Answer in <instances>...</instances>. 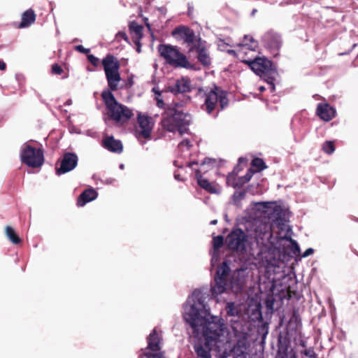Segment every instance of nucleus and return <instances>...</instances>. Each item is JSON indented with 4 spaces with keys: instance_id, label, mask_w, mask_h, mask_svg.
<instances>
[{
    "instance_id": "1",
    "label": "nucleus",
    "mask_w": 358,
    "mask_h": 358,
    "mask_svg": "<svg viewBox=\"0 0 358 358\" xmlns=\"http://www.w3.org/2000/svg\"><path fill=\"white\" fill-rule=\"evenodd\" d=\"M227 331L223 323L209 322L203 328V338L206 345L215 347L224 358L231 355L234 358H247L248 345L245 337L237 341L232 346L226 334Z\"/></svg>"
},
{
    "instance_id": "2",
    "label": "nucleus",
    "mask_w": 358,
    "mask_h": 358,
    "mask_svg": "<svg viewBox=\"0 0 358 358\" xmlns=\"http://www.w3.org/2000/svg\"><path fill=\"white\" fill-rule=\"evenodd\" d=\"M206 306L201 298L198 299L197 302L191 305L189 308L185 312L184 318L187 323L192 328L193 334L196 337L200 336L203 337V328L207 323H222L220 320L216 319L215 317H212L211 321L204 320L202 315H206Z\"/></svg>"
},
{
    "instance_id": "3",
    "label": "nucleus",
    "mask_w": 358,
    "mask_h": 358,
    "mask_svg": "<svg viewBox=\"0 0 358 358\" xmlns=\"http://www.w3.org/2000/svg\"><path fill=\"white\" fill-rule=\"evenodd\" d=\"M191 121L190 114L175 108H169L163 114L161 124L164 130L169 132L178 131L182 135L187 131Z\"/></svg>"
},
{
    "instance_id": "4",
    "label": "nucleus",
    "mask_w": 358,
    "mask_h": 358,
    "mask_svg": "<svg viewBox=\"0 0 358 358\" xmlns=\"http://www.w3.org/2000/svg\"><path fill=\"white\" fill-rule=\"evenodd\" d=\"M101 98L106 105L110 119L115 122L126 123L133 116L132 110L127 106L117 102L110 91H103Z\"/></svg>"
},
{
    "instance_id": "5",
    "label": "nucleus",
    "mask_w": 358,
    "mask_h": 358,
    "mask_svg": "<svg viewBox=\"0 0 358 358\" xmlns=\"http://www.w3.org/2000/svg\"><path fill=\"white\" fill-rule=\"evenodd\" d=\"M243 63L248 64L250 69L270 85L271 91L275 90L274 81L278 74L277 69L273 63L267 58L256 57L252 60L244 59Z\"/></svg>"
},
{
    "instance_id": "6",
    "label": "nucleus",
    "mask_w": 358,
    "mask_h": 358,
    "mask_svg": "<svg viewBox=\"0 0 358 358\" xmlns=\"http://www.w3.org/2000/svg\"><path fill=\"white\" fill-rule=\"evenodd\" d=\"M159 55L166 64L174 68H183L196 70L195 65L190 63L187 56L181 52L177 46L169 44H160L157 47Z\"/></svg>"
},
{
    "instance_id": "7",
    "label": "nucleus",
    "mask_w": 358,
    "mask_h": 358,
    "mask_svg": "<svg viewBox=\"0 0 358 358\" xmlns=\"http://www.w3.org/2000/svg\"><path fill=\"white\" fill-rule=\"evenodd\" d=\"M229 103L227 92L221 87L215 85L204 94V103L201 108L208 114H211L217 107L219 110H224Z\"/></svg>"
},
{
    "instance_id": "8",
    "label": "nucleus",
    "mask_w": 358,
    "mask_h": 358,
    "mask_svg": "<svg viewBox=\"0 0 358 358\" xmlns=\"http://www.w3.org/2000/svg\"><path fill=\"white\" fill-rule=\"evenodd\" d=\"M103 66L108 87L111 91L118 89V83L121 80L119 69L120 64L119 60L113 55L108 54L101 61Z\"/></svg>"
},
{
    "instance_id": "9",
    "label": "nucleus",
    "mask_w": 358,
    "mask_h": 358,
    "mask_svg": "<svg viewBox=\"0 0 358 358\" xmlns=\"http://www.w3.org/2000/svg\"><path fill=\"white\" fill-rule=\"evenodd\" d=\"M248 241L247 234L240 228L232 229L225 239L228 250L240 255L246 252Z\"/></svg>"
},
{
    "instance_id": "10",
    "label": "nucleus",
    "mask_w": 358,
    "mask_h": 358,
    "mask_svg": "<svg viewBox=\"0 0 358 358\" xmlns=\"http://www.w3.org/2000/svg\"><path fill=\"white\" fill-rule=\"evenodd\" d=\"M22 164L29 167L39 168L44 163V152L42 148H36L31 145L24 144L20 153Z\"/></svg>"
},
{
    "instance_id": "11",
    "label": "nucleus",
    "mask_w": 358,
    "mask_h": 358,
    "mask_svg": "<svg viewBox=\"0 0 358 358\" xmlns=\"http://www.w3.org/2000/svg\"><path fill=\"white\" fill-rule=\"evenodd\" d=\"M229 272L230 268L227 262H223L218 266L215 275V285L211 287L213 295L221 294L226 291Z\"/></svg>"
},
{
    "instance_id": "12",
    "label": "nucleus",
    "mask_w": 358,
    "mask_h": 358,
    "mask_svg": "<svg viewBox=\"0 0 358 358\" xmlns=\"http://www.w3.org/2000/svg\"><path fill=\"white\" fill-rule=\"evenodd\" d=\"M78 156L73 152H65L62 158L56 164V173L58 176L66 173L74 169L78 164Z\"/></svg>"
},
{
    "instance_id": "13",
    "label": "nucleus",
    "mask_w": 358,
    "mask_h": 358,
    "mask_svg": "<svg viewBox=\"0 0 358 358\" xmlns=\"http://www.w3.org/2000/svg\"><path fill=\"white\" fill-rule=\"evenodd\" d=\"M162 338L159 337L157 332L156 329H154L147 338L148 345L144 350H141L142 352L139 355L138 358H143L145 355H156L158 353H163L166 355L164 351H162L161 347Z\"/></svg>"
},
{
    "instance_id": "14",
    "label": "nucleus",
    "mask_w": 358,
    "mask_h": 358,
    "mask_svg": "<svg viewBox=\"0 0 358 358\" xmlns=\"http://www.w3.org/2000/svg\"><path fill=\"white\" fill-rule=\"evenodd\" d=\"M171 35L175 38H179L183 40L189 48L197 42V39L194 31L190 28L185 26H178L176 27L171 32Z\"/></svg>"
},
{
    "instance_id": "15",
    "label": "nucleus",
    "mask_w": 358,
    "mask_h": 358,
    "mask_svg": "<svg viewBox=\"0 0 358 358\" xmlns=\"http://www.w3.org/2000/svg\"><path fill=\"white\" fill-rule=\"evenodd\" d=\"M227 315L230 317H238V320H231V327L232 329L236 333H241L243 331V322H245L243 319L239 320L241 315L240 309L235 305L234 302H228L225 308Z\"/></svg>"
},
{
    "instance_id": "16",
    "label": "nucleus",
    "mask_w": 358,
    "mask_h": 358,
    "mask_svg": "<svg viewBox=\"0 0 358 358\" xmlns=\"http://www.w3.org/2000/svg\"><path fill=\"white\" fill-rule=\"evenodd\" d=\"M195 51L197 53L198 61L204 66H208L211 64V59L208 52L205 42L202 41L201 38H198L195 45L189 48V52Z\"/></svg>"
},
{
    "instance_id": "17",
    "label": "nucleus",
    "mask_w": 358,
    "mask_h": 358,
    "mask_svg": "<svg viewBox=\"0 0 358 358\" xmlns=\"http://www.w3.org/2000/svg\"><path fill=\"white\" fill-rule=\"evenodd\" d=\"M262 40L265 47L269 49L274 56H276L281 46L280 36L272 31H268L264 35Z\"/></svg>"
},
{
    "instance_id": "18",
    "label": "nucleus",
    "mask_w": 358,
    "mask_h": 358,
    "mask_svg": "<svg viewBox=\"0 0 358 358\" xmlns=\"http://www.w3.org/2000/svg\"><path fill=\"white\" fill-rule=\"evenodd\" d=\"M137 121L141 129V131L138 132V136L145 139L150 138L153 127L152 118L147 115L139 114Z\"/></svg>"
},
{
    "instance_id": "19",
    "label": "nucleus",
    "mask_w": 358,
    "mask_h": 358,
    "mask_svg": "<svg viewBox=\"0 0 358 358\" xmlns=\"http://www.w3.org/2000/svg\"><path fill=\"white\" fill-rule=\"evenodd\" d=\"M248 272L247 268H241L236 269L231 278V284L233 287L238 289H241L245 285Z\"/></svg>"
},
{
    "instance_id": "20",
    "label": "nucleus",
    "mask_w": 358,
    "mask_h": 358,
    "mask_svg": "<svg viewBox=\"0 0 358 358\" xmlns=\"http://www.w3.org/2000/svg\"><path fill=\"white\" fill-rule=\"evenodd\" d=\"M316 114L321 120L329 122L335 117L336 110L329 103H319L317 106Z\"/></svg>"
},
{
    "instance_id": "21",
    "label": "nucleus",
    "mask_w": 358,
    "mask_h": 358,
    "mask_svg": "<svg viewBox=\"0 0 358 358\" xmlns=\"http://www.w3.org/2000/svg\"><path fill=\"white\" fill-rule=\"evenodd\" d=\"M102 146L111 152L121 153L123 150L122 142L115 139L113 136H104L102 140Z\"/></svg>"
},
{
    "instance_id": "22",
    "label": "nucleus",
    "mask_w": 358,
    "mask_h": 358,
    "mask_svg": "<svg viewBox=\"0 0 358 358\" xmlns=\"http://www.w3.org/2000/svg\"><path fill=\"white\" fill-rule=\"evenodd\" d=\"M97 192L93 188L87 189L83 191L77 199V205L83 206L87 203L94 200L97 197Z\"/></svg>"
},
{
    "instance_id": "23",
    "label": "nucleus",
    "mask_w": 358,
    "mask_h": 358,
    "mask_svg": "<svg viewBox=\"0 0 358 358\" xmlns=\"http://www.w3.org/2000/svg\"><path fill=\"white\" fill-rule=\"evenodd\" d=\"M191 81L187 78H181L178 79L175 86L171 88V92L173 93H185L191 91Z\"/></svg>"
},
{
    "instance_id": "24",
    "label": "nucleus",
    "mask_w": 358,
    "mask_h": 358,
    "mask_svg": "<svg viewBox=\"0 0 358 358\" xmlns=\"http://www.w3.org/2000/svg\"><path fill=\"white\" fill-rule=\"evenodd\" d=\"M36 15L32 8L25 10L22 14V20L18 25L19 28H25L31 25L36 20Z\"/></svg>"
},
{
    "instance_id": "25",
    "label": "nucleus",
    "mask_w": 358,
    "mask_h": 358,
    "mask_svg": "<svg viewBox=\"0 0 358 358\" xmlns=\"http://www.w3.org/2000/svg\"><path fill=\"white\" fill-rule=\"evenodd\" d=\"M195 177L196 178L198 185L201 188H203L209 193H215L216 192L215 188L213 186V185L207 179L204 178L202 176L200 170H196Z\"/></svg>"
},
{
    "instance_id": "26",
    "label": "nucleus",
    "mask_w": 358,
    "mask_h": 358,
    "mask_svg": "<svg viewBox=\"0 0 358 358\" xmlns=\"http://www.w3.org/2000/svg\"><path fill=\"white\" fill-rule=\"evenodd\" d=\"M236 169L229 174L227 176V182L229 185H231L235 189H241L248 182L242 177L236 178V173H235Z\"/></svg>"
},
{
    "instance_id": "27",
    "label": "nucleus",
    "mask_w": 358,
    "mask_h": 358,
    "mask_svg": "<svg viewBox=\"0 0 358 358\" xmlns=\"http://www.w3.org/2000/svg\"><path fill=\"white\" fill-rule=\"evenodd\" d=\"M239 45L242 48L243 50L247 49L255 51L258 48V42L252 36H245Z\"/></svg>"
},
{
    "instance_id": "28",
    "label": "nucleus",
    "mask_w": 358,
    "mask_h": 358,
    "mask_svg": "<svg viewBox=\"0 0 358 358\" xmlns=\"http://www.w3.org/2000/svg\"><path fill=\"white\" fill-rule=\"evenodd\" d=\"M5 231L6 236L13 243L19 244L21 243V238L17 236L13 227L7 226Z\"/></svg>"
},
{
    "instance_id": "29",
    "label": "nucleus",
    "mask_w": 358,
    "mask_h": 358,
    "mask_svg": "<svg viewBox=\"0 0 358 358\" xmlns=\"http://www.w3.org/2000/svg\"><path fill=\"white\" fill-rule=\"evenodd\" d=\"M251 165L252 167L256 168V170H254L255 172H259L266 168L265 162L261 158L256 157L252 160Z\"/></svg>"
},
{
    "instance_id": "30",
    "label": "nucleus",
    "mask_w": 358,
    "mask_h": 358,
    "mask_svg": "<svg viewBox=\"0 0 358 358\" xmlns=\"http://www.w3.org/2000/svg\"><path fill=\"white\" fill-rule=\"evenodd\" d=\"M129 29L135 34V36L137 39H140L142 37L143 27L141 25H139L135 22H132L129 25Z\"/></svg>"
},
{
    "instance_id": "31",
    "label": "nucleus",
    "mask_w": 358,
    "mask_h": 358,
    "mask_svg": "<svg viewBox=\"0 0 358 358\" xmlns=\"http://www.w3.org/2000/svg\"><path fill=\"white\" fill-rule=\"evenodd\" d=\"M264 231L262 234V236L260 237V239L262 241V243H264L265 241L268 243H271V239L273 237V233L271 226L264 225Z\"/></svg>"
},
{
    "instance_id": "32",
    "label": "nucleus",
    "mask_w": 358,
    "mask_h": 358,
    "mask_svg": "<svg viewBox=\"0 0 358 358\" xmlns=\"http://www.w3.org/2000/svg\"><path fill=\"white\" fill-rule=\"evenodd\" d=\"M194 350L198 357L201 358H211L210 350L206 349L202 345L195 346Z\"/></svg>"
},
{
    "instance_id": "33",
    "label": "nucleus",
    "mask_w": 358,
    "mask_h": 358,
    "mask_svg": "<svg viewBox=\"0 0 358 358\" xmlns=\"http://www.w3.org/2000/svg\"><path fill=\"white\" fill-rule=\"evenodd\" d=\"M275 358H296V356L292 350H288L287 348H285L280 349Z\"/></svg>"
},
{
    "instance_id": "34",
    "label": "nucleus",
    "mask_w": 358,
    "mask_h": 358,
    "mask_svg": "<svg viewBox=\"0 0 358 358\" xmlns=\"http://www.w3.org/2000/svg\"><path fill=\"white\" fill-rule=\"evenodd\" d=\"M322 150L327 155H331L335 151L334 142L332 141H325L322 146Z\"/></svg>"
},
{
    "instance_id": "35",
    "label": "nucleus",
    "mask_w": 358,
    "mask_h": 358,
    "mask_svg": "<svg viewBox=\"0 0 358 358\" xmlns=\"http://www.w3.org/2000/svg\"><path fill=\"white\" fill-rule=\"evenodd\" d=\"M152 91L155 94V99L157 102V106L160 108H164L165 103L164 102L163 99L162 98V92H160L156 87H153Z\"/></svg>"
},
{
    "instance_id": "36",
    "label": "nucleus",
    "mask_w": 358,
    "mask_h": 358,
    "mask_svg": "<svg viewBox=\"0 0 358 358\" xmlns=\"http://www.w3.org/2000/svg\"><path fill=\"white\" fill-rule=\"evenodd\" d=\"M224 237L221 235L213 238V245L214 250H218L224 245Z\"/></svg>"
},
{
    "instance_id": "37",
    "label": "nucleus",
    "mask_w": 358,
    "mask_h": 358,
    "mask_svg": "<svg viewBox=\"0 0 358 358\" xmlns=\"http://www.w3.org/2000/svg\"><path fill=\"white\" fill-rule=\"evenodd\" d=\"M246 194V191H236L234 192L233 195V201L234 203L238 206L241 203V201L245 198Z\"/></svg>"
},
{
    "instance_id": "38",
    "label": "nucleus",
    "mask_w": 358,
    "mask_h": 358,
    "mask_svg": "<svg viewBox=\"0 0 358 358\" xmlns=\"http://www.w3.org/2000/svg\"><path fill=\"white\" fill-rule=\"evenodd\" d=\"M51 72L52 74L61 75L64 72V70L58 64H54L52 65Z\"/></svg>"
},
{
    "instance_id": "39",
    "label": "nucleus",
    "mask_w": 358,
    "mask_h": 358,
    "mask_svg": "<svg viewBox=\"0 0 358 358\" xmlns=\"http://www.w3.org/2000/svg\"><path fill=\"white\" fill-rule=\"evenodd\" d=\"M301 354L309 358H317V355L315 352L313 348H310L301 352Z\"/></svg>"
},
{
    "instance_id": "40",
    "label": "nucleus",
    "mask_w": 358,
    "mask_h": 358,
    "mask_svg": "<svg viewBox=\"0 0 358 358\" xmlns=\"http://www.w3.org/2000/svg\"><path fill=\"white\" fill-rule=\"evenodd\" d=\"M87 59L94 66H98L99 64V58L96 57L93 55H87Z\"/></svg>"
},
{
    "instance_id": "41",
    "label": "nucleus",
    "mask_w": 358,
    "mask_h": 358,
    "mask_svg": "<svg viewBox=\"0 0 358 358\" xmlns=\"http://www.w3.org/2000/svg\"><path fill=\"white\" fill-rule=\"evenodd\" d=\"M255 173V172L254 169H253L252 168H250V169L248 170V171H247L246 174L243 176V178H244L246 180V181L248 182L251 180V178H252V176H253V174H254Z\"/></svg>"
},
{
    "instance_id": "42",
    "label": "nucleus",
    "mask_w": 358,
    "mask_h": 358,
    "mask_svg": "<svg viewBox=\"0 0 358 358\" xmlns=\"http://www.w3.org/2000/svg\"><path fill=\"white\" fill-rule=\"evenodd\" d=\"M75 50L84 54H88L90 51V49L84 48L82 45L75 46Z\"/></svg>"
},
{
    "instance_id": "43",
    "label": "nucleus",
    "mask_w": 358,
    "mask_h": 358,
    "mask_svg": "<svg viewBox=\"0 0 358 358\" xmlns=\"http://www.w3.org/2000/svg\"><path fill=\"white\" fill-rule=\"evenodd\" d=\"M143 358H167L166 356L165 355H164L163 353H158V354H156V355H145L143 357Z\"/></svg>"
},
{
    "instance_id": "44",
    "label": "nucleus",
    "mask_w": 358,
    "mask_h": 358,
    "mask_svg": "<svg viewBox=\"0 0 358 358\" xmlns=\"http://www.w3.org/2000/svg\"><path fill=\"white\" fill-rule=\"evenodd\" d=\"M116 38H121L124 39L125 41H128V37L124 31H119L116 35Z\"/></svg>"
},
{
    "instance_id": "45",
    "label": "nucleus",
    "mask_w": 358,
    "mask_h": 358,
    "mask_svg": "<svg viewBox=\"0 0 358 358\" xmlns=\"http://www.w3.org/2000/svg\"><path fill=\"white\" fill-rule=\"evenodd\" d=\"M180 146H185L187 148H189L191 147V143L188 139H185L182 141L180 142L179 144Z\"/></svg>"
},
{
    "instance_id": "46",
    "label": "nucleus",
    "mask_w": 358,
    "mask_h": 358,
    "mask_svg": "<svg viewBox=\"0 0 358 358\" xmlns=\"http://www.w3.org/2000/svg\"><path fill=\"white\" fill-rule=\"evenodd\" d=\"M314 252V250L313 248H308L307 250H306V251L303 252V257H306L310 255H312Z\"/></svg>"
},
{
    "instance_id": "47",
    "label": "nucleus",
    "mask_w": 358,
    "mask_h": 358,
    "mask_svg": "<svg viewBox=\"0 0 358 358\" xmlns=\"http://www.w3.org/2000/svg\"><path fill=\"white\" fill-rule=\"evenodd\" d=\"M6 69V64L0 59V71H5Z\"/></svg>"
},
{
    "instance_id": "48",
    "label": "nucleus",
    "mask_w": 358,
    "mask_h": 358,
    "mask_svg": "<svg viewBox=\"0 0 358 358\" xmlns=\"http://www.w3.org/2000/svg\"><path fill=\"white\" fill-rule=\"evenodd\" d=\"M135 43L136 45V51L138 52H141V45L139 41L138 40L137 41L135 42Z\"/></svg>"
},
{
    "instance_id": "49",
    "label": "nucleus",
    "mask_w": 358,
    "mask_h": 358,
    "mask_svg": "<svg viewBox=\"0 0 358 358\" xmlns=\"http://www.w3.org/2000/svg\"><path fill=\"white\" fill-rule=\"evenodd\" d=\"M291 242L294 245L295 248L297 250H299V247L298 244L296 243V242L295 241H294V240H292V239H291Z\"/></svg>"
},
{
    "instance_id": "50",
    "label": "nucleus",
    "mask_w": 358,
    "mask_h": 358,
    "mask_svg": "<svg viewBox=\"0 0 358 358\" xmlns=\"http://www.w3.org/2000/svg\"><path fill=\"white\" fill-rule=\"evenodd\" d=\"M133 83H134L133 78H129L128 80V85H129V87L132 86Z\"/></svg>"
},
{
    "instance_id": "51",
    "label": "nucleus",
    "mask_w": 358,
    "mask_h": 358,
    "mask_svg": "<svg viewBox=\"0 0 358 358\" xmlns=\"http://www.w3.org/2000/svg\"><path fill=\"white\" fill-rule=\"evenodd\" d=\"M194 164H197V162H194H194H189L187 166H188L189 167H192V166H193Z\"/></svg>"
},
{
    "instance_id": "52",
    "label": "nucleus",
    "mask_w": 358,
    "mask_h": 358,
    "mask_svg": "<svg viewBox=\"0 0 358 358\" xmlns=\"http://www.w3.org/2000/svg\"><path fill=\"white\" fill-rule=\"evenodd\" d=\"M175 178L178 180H182L180 178V175H178V174H175Z\"/></svg>"
},
{
    "instance_id": "53",
    "label": "nucleus",
    "mask_w": 358,
    "mask_h": 358,
    "mask_svg": "<svg viewBox=\"0 0 358 358\" xmlns=\"http://www.w3.org/2000/svg\"><path fill=\"white\" fill-rule=\"evenodd\" d=\"M217 221L216 220H212V221L210 222V224H217Z\"/></svg>"
},
{
    "instance_id": "54",
    "label": "nucleus",
    "mask_w": 358,
    "mask_h": 358,
    "mask_svg": "<svg viewBox=\"0 0 358 358\" xmlns=\"http://www.w3.org/2000/svg\"><path fill=\"white\" fill-rule=\"evenodd\" d=\"M229 53L230 54H234L235 51L234 50H229Z\"/></svg>"
},
{
    "instance_id": "55",
    "label": "nucleus",
    "mask_w": 358,
    "mask_h": 358,
    "mask_svg": "<svg viewBox=\"0 0 358 358\" xmlns=\"http://www.w3.org/2000/svg\"><path fill=\"white\" fill-rule=\"evenodd\" d=\"M256 11H257V10H256V9H254V10H252V15H254V14L255 13V12H256Z\"/></svg>"
},
{
    "instance_id": "56",
    "label": "nucleus",
    "mask_w": 358,
    "mask_h": 358,
    "mask_svg": "<svg viewBox=\"0 0 358 358\" xmlns=\"http://www.w3.org/2000/svg\"><path fill=\"white\" fill-rule=\"evenodd\" d=\"M243 159L242 157H240L239 159H238L239 162H241Z\"/></svg>"
},
{
    "instance_id": "57",
    "label": "nucleus",
    "mask_w": 358,
    "mask_h": 358,
    "mask_svg": "<svg viewBox=\"0 0 358 358\" xmlns=\"http://www.w3.org/2000/svg\"><path fill=\"white\" fill-rule=\"evenodd\" d=\"M264 90V88L263 87H260V90H261V91H263Z\"/></svg>"
},
{
    "instance_id": "58",
    "label": "nucleus",
    "mask_w": 358,
    "mask_h": 358,
    "mask_svg": "<svg viewBox=\"0 0 358 358\" xmlns=\"http://www.w3.org/2000/svg\"><path fill=\"white\" fill-rule=\"evenodd\" d=\"M206 161L205 160V161L203 162V163L202 164V165H204V164H206Z\"/></svg>"
}]
</instances>
